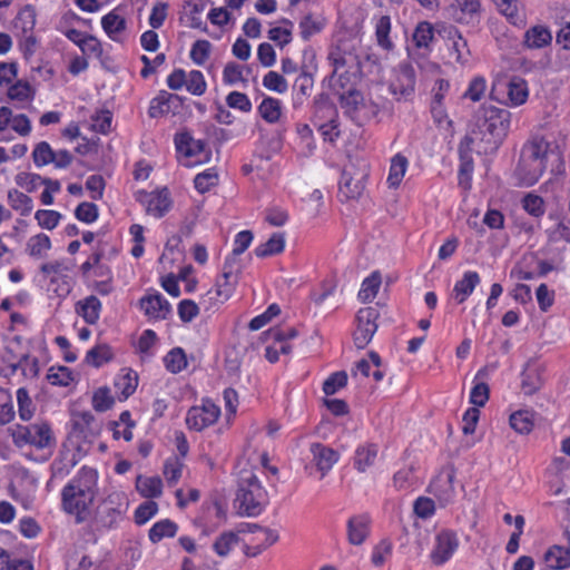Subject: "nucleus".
<instances>
[{"label":"nucleus","instance_id":"35","mask_svg":"<svg viewBox=\"0 0 570 570\" xmlns=\"http://www.w3.org/2000/svg\"><path fill=\"white\" fill-rule=\"evenodd\" d=\"M8 98L20 104L31 102L36 96V89L24 80H18L8 88Z\"/></svg>","mask_w":570,"mask_h":570},{"label":"nucleus","instance_id":"61","mask_svg":"<svg viewBox=\"0 0 570 570\" xmlns=\"http://www.w3.org/2000/svg\"><path fill=\"white\" fill-rule=\"evenodd\" d=\"M115 399L108 387H99L92 396V406L98 412H105L112 407Z\"/></svg>","mask_w":570,"mask_h":570},{"label":"nucleus","instance_id":"29","mask_svg":"<svg viewBox=\"0 0 570 570\" xmlns=\"http://www.w3.org/2000/svg\"><path fill=\"white\" fill-rule=\"evenodd\" d=\"M543 560L551 570L566 569L570 566V549L552 546L546 551Z\"/></svg>","mask_w":570,"mask_h":570},{"label":"nucleus","instance_id":"30","mask_svg":"<svg viewBox=\"0 0 570 570\" xmlns=\"http://www.w3.org/2000/svg\"><path fill=\"white\" fill-rule=\"evenodd\" d=\"M407 167L409 160L401 153L394 155L391 158L390 170L386 178V183L390 188H397L401 185Z\"/></svg>","mask_w":570,"mask_h":570},{"label":"nucleus","instance_id":"25","mask_svg":"<svg viewBox=\"0 0 570 570\" xmlns=\"http://www.w3.org/2000/svg\"><path fill=\"white\" fill-rule=\"evenodd\" d=\"M75 311L87 324H96L100 317L101 302L95 295H89L76 303Z\"/></svg>","mask_w":570,"mask_h":570},{"label":"nucleus","instance_id":"8","mask_svg":"<svg viewBox=\"0 0 570 570\" xmlns=\"http://www.w3.org/2000/svg\"><path fill=\"white\" fill-rule=\"evenodd\" d=\"M39 273L47 282L48 291L58 298H66L75 286L72 265L67 259H55L43 263Z\"/></svg>","mask_w":570,"mask_h":570},{"label":"nucleus","instance_id":"19","mask_svg":"<svg viewBox=\"0 0 570 570\" xmlns=\"http://www.w3.org/2000/svg\"><path fill=\"white\" fill-rule=\"evenodd\" d=\"M458 547V535L451 530H442L435 537L434 548L431 552L432 562L436 566L445 563L452 558Z\"/></svg>","mask_w":570,"mask_h":570},{"label":"nucleus","instance_id":"15","mask_svg":"<svg viewBox=\"0 0 570 570\" xmlns=\"http://www.w3.org/2000/svg\"><path fill=\"white\" fill-rule=\"evenodd\" d=\"M176 149L186 158H195V164L206 163L210 159V150L204 140L193 138L188 132L175 136Z\"/></svg>","mask_w":570,"mask_h":570},{"label":"nucleus","instance_id":"7","mask_svg":"<svg viewBox=\"0 0 570 570\" xmlns=\"http://www.w3.org/2000/svg\"><path fill=\"white\" fill-rule=\"evenodd\" d=\"M242 273V264L239 259L225 258L222 275L216 279L212 289H209L203 303L206 308H212L227 302L234 294Z\"/></svg>","mask_w":570,"mask_h":570},{"label":"nucleus","instance_id":"22","mask_svg":"<svg viewBox=\"0 0 570 570\" xmlns=\"http://www.w3.org/2000/svg\"><path fill=\"white\" fill-rule=\"evenodd\" d=\"M117 399L122 402L131 396L138 386V374L131 368H122L114 382Z\"/></svg>","mask_w":570,"mask_h":570},{"label":"nucleus","instance_id":"26","mask_svg":"<svg viewBox=\"0 0 570 570\" xmlns=\"http://www.w3.org/2000/svg\"><path fill=\"white\" fill-rule=\"evenodd\" d=\"M254 527L257 529L258 537H262V542L254 543L253 541H249L244 543L243 552L247 557H257L278 540V534L274 530L264 529L259 525Z\"/></svg>","mask_w":570,"mask_h":570},{"label":"nucleus","instance_id":"49","mask_svg":"<svg viewBox=\"0 0 570 570\" xmlns=\"http://www.w3.org/2000/svg\"><path fill=\"white\" fill-rule=\"evenodd\" d=\"M12 372L21 370L23 376L35 379L39 375V361L37 357L23 354L16 364L11 365Z\"/></svg>","mask_w":570,"mask_h":570},{"label":"nucleus","instance_id":"59","mask_svg":"<svg viewBox=\"0 0 570 570\" xmlns=\"http://www.w3.org/2000/svg\"><path fill=\"white\" fill-rule=\"evenodd\" d=\"M210 52V42L205 39H199L196 42H194L189 52V57L194 63H196L197 66H203L209 58Z\"/></svg>","mask_w":570,"mask_h":570},{"label":"nucleus","instance_id":"43","mask_svg":"<svg viewBox=\"0 0 570 570\" xmlns=\"http://www.w3.org/2000/svg\"><path fill=\"white\" fill-rule=\"evenodd\" d=\"M238 542L239 539L237 533L233 531H225L214 541L213 549L217 556L226 558Z\"/></svg>","mask_w":570,"mask_h":570},{"label":"nucleus","instance_id":"37","mask_svg":"<svg viewBox=\"0 0 570 570\" xmlns=\"http://www.w3.org/2000/svg\"><path fill=\"white\" fill-rule=\"evenodd\" d=\"M377 456V448L374 444L361 445L356 449L354 455V465L360 472L366 471L372 466Z\"/></svg>","mask_w":570,"mask_h":570},{"label":"nucleus","instance_id":"51","mask_svg":"<svg viewBox=\"0 0 570 570\" xmlns=\"http://www.w3.org/2000/svg\"><path fill=\"white\" fill-rule=\"evenodd\" d=\"M218 184V174L214 168H208L196 175L194 179L195 188L204 194L210 188L215 187Z\"/></svg>","mask_w":570,"mask_h":570},{"label":"nucleus","instance_id":"58","mask_svg":"<svg viewBox=\"0 0 570 570\" xmlns=\"http://www.w3.org/2000/svg\"><path fill=\"white\" fill-rule=\"evenodd\" d=\"M183 460L178 456H170L165 461L164 475L169 484H176L181 476Z\"/></svg>","mask_w":570,"mask_h":570},{"label":"nucleus","instance_id":"48","mask_svg":"<svg viewBox=\"0 0 570 570\" xmlns=\"http://www.w3.org/2000/svg\"><path fill=\"white\" fill-rule=\"evenodd\" d=\"M325 24L326 20L322 16L307 14L299 22L301 35L313 36L315 33H321L324 30Z\"/></svg>","mask_w":570,"mask_h":570},{"label":"nucleus","instance_id":"28","mask_svg":"<svg viewBox=\"0 0 570 570\" xmlns=\"http://www.w3.org/2000/svg\"><path fill=\"white\" fill-rule=\"evenodd\" d=\"M51 239L45 233H38L26 243V253L35 259H43L51 249Z\"/></svg>","mask_w":570,"mask_h":570},{"label":"nucleus","instance_id":"46","mask_svg":"<svg viewBox=\"0 0 570 570\" xmlns=\"http://www.w3.org/2000/svg\"><path fill=\"white\" fill-rule=\"evenodd\" d=\"M177 524L168 519L156 522L149 530V539L156 543L164 538H173L177 532Z\"/></svg>","mask_w":570,"mask_h":570},{"label":"nucleus","instance_id":"3","mask_svg":"<svg viewBox=\"0 0 570 570\" xmlns=\"http://www.w3.org/2000/svg\"><path fill=\"white\" fill-rule=\"evenodd\" d=\"M360 38H338L328 53V60L333 67L331 83L351 81L360 72V55L357 43Z\"/></svg>","mask_w":570,"mask_h":570},{"label":"nucleus","instance_id":"31","mask_svg":"<svg viewBox=\"0 0 570 570\" xmlns=\"http://www.w3.org/2000/svg\"><path fill=\"white\" fill-rule=\"evenodd\" d=\"M356 373L364 377L372 375L376 382L384 377V372L381 370V357L376 352H370L368 358H363L356 363Z\"/></svg>","mask_w":570,"mask_h":570},{"label":"nucleus","instance_id":"62","mask_svg":"<svg viewBox=\"0 0 570 570\" xmlns=\"http://www.w3.org/2000/svg\"><path fill=\"white\" fill-rule=\"evenodd\" d=\"M281 313V307L276 304V303H273L271 304L266 311L257 316H255L250 322H249V328L252 331H258L261 330L262 327H264L267 323H269L274 317H276L277 315H279Z\"/></svg>","mask_w":570,"mask_h":570},{"label":"nucleus","instance_id":"55","mask_svg":"<svg viewBox=\"0 0 570 570\" xmlns=\"http://www.w3.org/2000/svg\"><path fill=\"white\" fill-rule=\"evenodd\" d=\"M17 402L19 417L22 421H29L33 416L35 405L29 396L28 391L24 387H20L17 391Z\"/></svg>","mask_w":570,"mask_h":570},{"label":"nucleus","instance_id":"5","mask_svg":"<svg viewBox=\"0 0 570 570\" xmlns=\"http://www.w3.org/2000/svg\"><path fill=\"white\" fill-rule=\"evenodd\" d=\"M334 94L340 99L341 108L344 112L358 125L375 117L379 112V106L356 90L352 85L346 86L344 81L332 83Z\"/></svg>","mask_w":570,"mask_h":570},{"label":"nucleus","instance_id":"40","mask_svg":"<svg viewBox=\"0 0 570 570\" xmlns=\"http://www.w3.org/2000/svg\"><path fill=\"white\" fill-rule=\"evenodd\" d=\"M382 279L379 272H373L370 276L364 278L358 291V299L363 303L371 302L379 293Z\"/></svg>","mask_w":570,"mask_h":570},{"label":"nucleus","instance_id":"56","mask_svg":"<svg viewBox=\"0 0 570 570\" xmlns=\"http://www.w3.org/2000/svg\"><path fill=\"white\" fill-rule=\"evenodd\" d=\"M53 151L55 150L47 141L38 142L32 150V159L36 167L40 168L51 164Z\"/></svg>","mask_w":570,"mask_h":570},{"label":"nucleus","instance_id":"2","mask_svg":"<svg viewBox=\"0 0 570 570\" xmlns=\"http://www.w3.org/2000/svg\"><path fill=\"white\" fill-rule=\"evenodd\" d=\"M97 494V472L82 466L61 490V509L75 518L76 523L86 522Z\"/></svg>","mask_w":570,"mask_h":570},{"label":"nucleus","instance_id":"47","mask_svg":"<svg viewBox=\"0 0 570 570\" xmlns=\"http://www.w3.org/2000/svg\"><path fill=\"white\" fill-rule=\"evenodd\" d=\"M434 38H406V50L413 59L424 58L430 52Z\"/></svg>","mask_w":570,"mask_h":570},{"label":"nucleus","instance_id":"32","mask_svg":"<svg viewBox=\"0 0 570 570\" xmlns=\"http://www.w3.org/2000/svg\"><path fill=\"white\" fill-rule=\"evenodd\" d=\"M136 489L141 497L147 499H154L161 495L163 482L159 476L139 475L136 480Z\"/></svg>","mask_w":570,"mask_h":570},{"label":"nucleus","instance_id":"34","mask_svg":"<svg viewBox=\"0 0 570 570\" xmlns=\"http://www.w3.org/2000/svg\"><path fill=\"white\" fill-rule=\"evenodd\" d=\"M112 358L114 352L111 347L106 343H99L87 352L85 361L94 367H100Z\"/></svg>","mask_w":570,"mask_h":570},{"label":"nucleus","instance_id":"9","mask_svg":"<svg viewBox=\"0 0 570 570\" xmlns=\"http://www.w3.org/2000/svg\"><path fill=\"white\" fill-rule=\"evenodd\" d=\"M128 508L129 500L124 491L109 492L98 507L96 525L104 529L116 528L124 520Z\"/></svg>","mask_w":570,"mask_h":570},{"label":"nucleus","instance_id":"52","mask_svg":"<svg viewBox=\"0 0 570 570\" xmlns=\"http://www.w3.org/2000/svg\"><path fill=\"white\" fill-rule=\"evenodd\" d=\"M495 2L511 24L517 27L524 26V18L517 12L518 0H495Z\"/></svg>","mask_w":570,"mask_h":570},{"label":"nucleus","instance_id":"57","mask_svg":"<svg viewBox=\"0 0 570 570\" xmlns=\"http://www.w3.org/2000/svg\"><path fill=\"white\" fill-rule=\"evenodd\" d=\"M112 114L107 109L98 110L91 116V129L106 135L111 130Z\"/></svg>","mask_w":570,"mask_h":570},{"label":"nucleus","instance_id":"41","mask_svg":"<svg viewBox=\"0 0 570 570\" xmlns=\"http://www.w3.org/2000/svg\"><path fill=\"white\" fill-rule=\"evenodd\" d=\"M258 112L265 121L275 124L282 116V102L276 98L266 97L258 106Z\"/></svg>","mask_w":570,"mask_h":570},{"label":"nucleus","instance_id":"14","mask_svg":"<svg viewBox=\"0 0 570 570\" xmlns=\"http://www.w3.org/2000/svg\"><path fill=\"white\" fill-rule=\"evenodd\" d=\"M454 479L452 469H442L429 485V492L438 500L441 508L454 502L456 495Z\"/></svg>","mask_w":570,"mask_h":570},{"label":"nucleus","instance_id":"13","mask_svg":"<svg viewBox=\"0 0 570 570\" xmlns=\"http://www.w3.org/2000/svg\"><path fill=\"white\" fill-rule=\"evenodd\" d=\"M266 335L271 344L265 348V356L271 363H275L279 354L288 355L292 352L289 341L297 336V331L294 327H275L268 330Z\"/></svg>","mask_w":570,"mask_h":570},{"label":"nucleus","instance_id":"4","mask_svg":"<svg viewBox=\"0 0 570 570\" xmlns=\"http://www.w3.org/2000/svg\"><path fill=\"white\" fill-rule=\"evenodd\" d=\"M268 503V493L257 475L244 471L238 482L235 505L240 515L257 517Z\"/></svg>","mask_w":570,"mask_h":570},{"label":"nucleus","instance_id":"60","mask_svg":"<svg viewBox=\"0 0 570 570\" xmlns=\"http://www.w3.org/2000/svg\"><path fill=\"white\" fill-rule=\"evenodd\" d=\"M83 55L89 58H99L102 53L99 38H71Z\"/></svg>","mask_w":570,"mask_h":570},{"label":"nucleus","instance_id":"27","mask_svg":"<svg viewBox=\"0 0 570 570\" xmlns=\"http://www.w3.org/2000/svg\"><path fill=\"white\" fill-rule=\"evenodd\" d=\"M529 97L528 83L520 77H513L507 85V105L519 107L523 105Z\"/></svg>","mask_w":570,"mask_h":570},{"label":"nucleus","instance_id":"24","mask_svg":"<svg viewBox=\"0 0 570 570\" xmlns=\"http://www.w3.org/2000/svg\"><path fill=\"white\" fill-rule=\"evenodd\" d=\"M311 453L313 455V462L322 472V476L338 461V453L321 443H313L311 445Z\"/></svg>","mask_w":570,"mask_h":570},{"label":"nucleus","instance_id":"23","mask_svg":"<svg viewBox=\"0 0 570 570\" xmlns=\"http://www.w3.org/2000/svg\"><path fill=\"white\" fill-rule=\"evenodd\" d=\"M480 275L474 271H466L463 273L461 279L456 281L452 291V298L458 303H464L468 297L473 293L475 287L480 284Z\"/></svg>","mask_w":570,"mask_h":570},{"label":"nucleus","instance_id":"53","mask_svg":"<svg viewBox=\"0 0 570 570\" xmlns=\"http://www.w3.org/2000/svg\"><path fill=\"white\" fill-rule=\"evenodd\" d=\"M62 218V215L52 209H39L35 214V219L37 220L38 225L48 230L55 229L60 220Z\"/></svg>","mask_w":570,"mask_h":570},{"label":"nucleus","instance_id":"64","mask_svg":"<svg viewBox=\"0 0 570 570\" xmlns=\"http://www.w3.org/2000/svg\"><path fill=\"white\" fill-rule=\"evenodd\" d=\"M16 184L28 193H33L42 185V177L38 174L20 173L16 176Z\"/></svg>","mask_w":570,"mask_h":570},{"label":"nucleus","instance_id":"50","mask_svg":"<svg viewBox=\"0 0 570 570\" xmlns=\"http://www.w3.org/2000/svg\"><path fill=\"white\" fill-rule=\"evenodd\" d=\"M185 89L194 96H203L207 90V82L203 72L199 70L188 71Z\"/></svg>","mask_w":570,"mask_h":570},{"label":"nucleus","instance_id":"39","mask_svg":"<svg viewBox=\"0 0 570 570\" xmlns=\"http://www.w3.org/2000/svg\"><path fill=\"white\" fill-rule=\"evenodd\" d=\"M8 203L10 207L21 216H28L33 209L32 198L18 189L9 190Z\"/></svg>","mask_w":570,"mask_h":570},{"label":"nucleus","instance_id":"63","mask_svg":"<svg viewBox=\"0 0 570 570\" xmlns=\"http://www.w3.org/2000/svg\"><path fill=\"white\" fill-rule=\"evenodd\" d=\"M98 215V207L94 203L83 202L79 204L75 209L76 218L86 224L96 222Z\"/></svg>","mask_w":570,"mask_h":570},{"label":"nucleus","instance_id":"20","mask_svg":"<svg viewBox=\"0 0 570 570\" xmlns=\"http://www.w3.org/2000/svg\"><path fill=\"white\" fill-rule=\"evenodd\" d=\"M371 533V518L366 513L351 515L346 521V537L352 546L363 544Z\"/></svg>","mask_w":570,"mask_h":570},{"label":"nucleus","instance_id":"45","mask_svg":"<svg viewBox=\"0 0 570 570\" xmlns=\"http://www.w3.org/2000/svg\"><path fill=\"white\" fill-rule=\"evenodd\" d=\"M37 12L33 6H24L14 19V28L22 33L31 32L36 26Z\"/></svg>","mask_w":570,"mask_h":570},{"label":"nucleus","instance_id":"6","mask_svg":"<svg viewBox=\"0 0 570 570\" xmlns=\"http://www.w3.org/2000/svg\"><path fill=\"white\" fill-rule=\"evenodd\" d=\"M11 436L18 448L29 445L36 450L52 452L57 444L52 425L46 420H37L28 425L18 424L12 429Z\"/></svg>","mask_w":570,"mask_h":570},{"label":"nucleus","instance_id":"44","mask_svg":"<svg viewBox=\"0 0 570 570\" xmlns=\"http://www.w3.org/2000/svg\"><path fill=\"white\" fill-rule=\"evenodd\" d=\"M164 365L167 371L177 374L186 368L187 357L181 347L171 348L164 357Z\"/></svg>","mask_w":570,"mask_h":570},{"label":"nucleus","instance_id":"21","mask_svg":"<svg viewBox=\"0 0 570 570\" xmlns=\"http://www.w3.org/2000/svg\"><path fill=\"white\" fill-rule=\"evenodd\" d=\"M481 3L479 0H458V6L453 7V19L466 26H475L480 21Z\"/></svg>","mask_w":570,"mask_h":570},{"label":"nucleus","instance_id":"17","mask_svg":"<svg viewBox=\"0 0 570 570\" xmlns=\"http://www.w3.org/2000/svg\"><path fill=\"white\" fill-rule=\"evenodd\" d=\"M136 199L145 207L148 215L156 218L163 217L171 207V200L168 190L138 191Z\"/></svg>","mask_w":570,"mask_h":570},{"label":"nucleus","instance_id":"10","mask_svg":"<svg viewBox=\"0 0 570 570\" xmlns=\"http://www.w3.org/2000/svg\"><path fill=\"white\" fill-rule=\"evenodd\" d=\"M222 414L220 407L209 399L202 400L191 406L186 414V425L196 432L204 431L217 422Z\"/></svg>","mask_w":570,"mask_h":570},{"label":"nucleus","instance_id":"33","mask_svg":"<svg viewBox=\"0 0 570 570\" xmlns=\"http://www.w3.org/2000/svg\"><path fill=\"white\" fill-rule=\"evenodd\" d=\"M177 97L167 91H160L150 100L148 115L151 118H159L170 112V105Z\"/></svg>","mask_w":570,"mask_h":570},{"label":"nucleus","instance_id":"11","mask_svg":"<svg viewBox=\"0 0 570 570\" xmlns=\"http://www.w3.org/2000/svg\"><path fill=\"white\" fill-rule=\"evenodd\" d=\"M415 81L414 68L406 62H402L392 69L389 80V90L399 99H406L414 94Z\"/></svg>","mask_w":570,"mask_h":570},{"label":"nucleus","instance_id":"1","mask_svg":"<svg viewBox=\"0 0 570 570\" xmlns=\"http://www.w3.org/2000/svg\"><path fill=\"white\" fill-rule=\"evenodd\" d=\"M552 164L551 171L561 174L564 164L558 147L552 146L542 137H534L522 148L515 176L521 185H534L547 170L548 164Z\"/></svg>","mask_w":570,"mask_h":570},{"label":"nucleus","instance_id":"18","mask_svg":"<svg viewBox=\"0 0 570 570\" xmlns=\"http://www.w3.org/2000/svg\"><path fill=\"white\" fill-rule=\"evenodd\" d=\"M139 307L150 320H166L171 312L170 303L157 291L147 292L139 299Z\"/></svg>","mask_w":570,"mask_h":570},{"label":"nucleus","instance_id":"38","mask_svg":"<svg viewBox=\"0 0 570 570\" xmlns=\"http://www.w3.org/2000/svg\"><path fill=\"white\" fill-rule=\"evenodd\" d=\"M364 185L360 179H354L350 171L343 170L340 180V194L346 199H354L361 196Z\"/></svg>","mask_w":570,"mask_h":570},{"label":"nucleus","instance_id":"36","mask_svg":"<svg viewBox=\"0 0 570 570\" xmlns=\"http://www.w3.org/2000/svg\"><path fill=\"white\" fill-rule=\"evenodd\" d=\"M511 428L520 433L528 434L534 426V414L530 410H519L510 415Z\"/></svg>","mask_w":570,"mask_h":570},{"label":"nucleus","instance_id":"54","mask_svg":"<svg viewBox=\"0 0 570 570\" xmlns=\"http://www.w3.org/2000/svg\"><path fill=\"white\" fill-rule=\"evenodd\" d=\"M101 26L106 33H119L126 29V20L117 10L110 11L101 19Z\"/></svg>","mask_w":570,"mask_h":570},{"label":"nucleus","instance_id":"12","mask_svg":"<svg viewBox=\"0 0 570 570\" xmlns=\"http://www.w3.org/2000/svg\"><path fill=\"white\" fill-rule=\"evenodd\" d=\"M380 316L376 307H363L356 314V328L354 331V344L357 348H364L377 331V318Z\"/></svg>","mask_w":570,"mask_h":570},{"label":"nucleus","instance_id":"42","mask_svg":"<svg viewBox=\"0 0 570 570\" xmlns=\"http://www.w3.org/2000/svg\"><path fill=\"white\" fill-rule=\"evenodd\" d=\"M285 247V238L282 233H275L271 236V238L261 244L255 248V255L257 257H267L275 254H279L284 250Z\"/></svg>","mask_w":570,"mask_h":570},{"label":"nucleus","instance_id":"16","mask_svg":"<svg viewBox=\"0 0 570 570\" xmlns=\"http://www.w3.org/2000/svg\"><path fill=\"white\" fill-rule=\"evenodd\" d=\"M484 121L482 128L484 132L492 136L495 140L502 139L510 127V112L505 109L497 107H488L484 109Z\"/></svg>","mask_w":570,"mask_h":570}]
</instances>
